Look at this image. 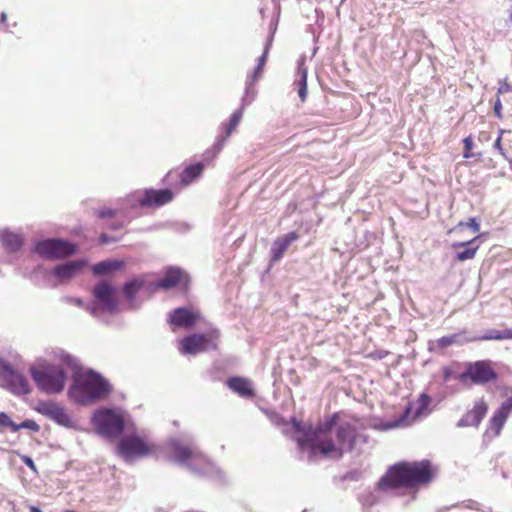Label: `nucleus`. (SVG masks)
Masks as SVG:
<instances>
[{
	"mask_svg": "<svg viewBox=\"0 0 512 512\" xmlns=\"http://www.w3.org/2000/svg\"><path fill=\"white\" fill-rule=\"evenodd\" d=\"M100 240H101V243H103V244L108 243V238L106 235H101Z\"/></svg>",
	"mask_w": 512,
	"mask_h": 512,
	"instance_id": "obj_43",
	"label": "nucleus"
},
{
	"mask_svg": "<svg viewBox=\"0 0 512 512\" xmlns=\"http://www.w3.org/2000/svg\"><path fill=\"white\" fill-rule=\"evenodd\" d=\"M22 461L27 465L29 468H31L33 471H36L35 464L33 460L28 456H22Z\"/></svg>",
	"mask_w": 512,
	"mask_h": 512,
	"instance_id": "obj_40",
	"label": "nucleus"
},
{
	"mask_svg": "<svg viewBox=\"0 0 512 512\" xmlns=\"http://www.w3.org/2000/svg\"><path fill=\"white\" fill-rule=\"evenodd\" d=\"M510 17H511V20H512V12H511V15H510Z\"/></svg>",
	"mask_w": 512,
	"mask_h": 512,
	"instance_id": "obj_48",
	"label": "nucleus"
},
{
	"mask_svg": "<svg viewBox=\"0 0 512 512\" xmlns=\"http://www.w3.org/2000/svg\"><path fill=\"white\" fill-rule=\"evenodd\" d=\"M217 331L208 334H193L180 341V352L185 355H194L204 352L210 348H216Z\"/></svg>",
	"mask_w": 512,
	"mask_h": 512,
	"instance_id": "obj_11",
	"label": "nucleus"
},
{
	"mask_svg": "<svg viewBox=\"0 0 512 512\" xmlns=\"http://www.w3.org/2000/svg\"><path fill=\"white\" fill-rule=\"evenodd\" d=\"M112 215H113V211L110 209H103L99 212V217H101V218H104L107 216H112Z\"/></svg>",
	"mask_w": 512,
	"mask_h": 512,
	"instance_id": "obj_41",
	"label": "nucleus"
},
{
	"mask_svg": "<svg viewBox=\"0 0 512 512\" xmlns=\"http://www.w3.org/2000/svg\"><path fill=\"white\" fill-rule=\"evenodd\" d=\"M494 113L499 119L502 118V103L499 97H497L494 104Z\"/></svg>",
	"mask_w": 512,
	"mask_h": 512,
	"instance_id": "obj_39",
	"label": "nucleus"
},
{
	"mask_svg": "<svg viewBox=\"0 0 512 512\" xmlns=\"http://www.w3.org/2000/svg\"><path fill=\"white\" fill-rule=\"evenodd\" d=\"M460 340H461V336L455 334V335H451V336L442 337L437 341V343L440 347H448L455 343H460L461 342Z\"/></svg>",
	"mask_w": 512,
	"mask_h": 512,
	"instance_id": "obj_32",
	"label": "nucleus"
},
{
	"mask_svg": "<svg viewBox=\"0 0 512 512\" xmlns=\"http://www.w3.org/2000/svg\"><path fill=\"white\" fill-rule=\"evenodd\" d=\"M0 240L6 249L10 251H17L22 246V238L20 235L8 230H2L0 232Z\"/></svg>",
	"mask_w": 512,
	"mask_h": 512,
	"instance_id": "obj_26",
	"label": "nucleus"
},
{
	"mask_svg": "<svg viewBox=\"0 0 512 512\" xmlns=\"http://www.w3.org/2000/svg\"><path fill=\"white\" fill-rule=\"evenodd\" d=\"M476 239H477V237H475L472 240L466 241V242H458V243H454L452 245L453 248L462 247V246H466V245L469 246L468 248L464 249L463 251H460L457 253V259L459 261H465V260L474 258L475 254L478 250V246H471V245L473 244V242Z\"/></svg>",
	"mask_w": 512,
	"mask_h": 512,
	"instance_id": "obj_27",
	"label": "nucleus"
},
{
	"mask_svg": "<svg viewBox=\"0 0 512 512\" xmlns=\"http://www.w3.org/2000/svg\"><path fill=\"white\" fill-rule=\"evenodd\" d=\"M297 239L298 235L295 232H290L282 237L277 238L271 247L272 260H280L291 243Z\"/></svg>",
	"mask_w": 512,
	"mask_h": 512,
	"instance_id": "obj_19",
	"label": "nucleus"
},
{
	"mask_svg": "<svg viewBox=\"0 0 512 512\" xmlns=\"http://www.w3.org/2000/svg\"><path fill=\"white\" fill-rule=\"evenodd\" d=\"M1 18H2V20H5L6 19V14L2 13Z\"/></svg>",
	"mask_w": 512,
	"mask_h": 512,
	"instance_id": "obj_47",
	"label": "nucleus"
},
{
	"mask_svg": "<svg viewBox=\"0 0 512 512\" xmlns=\"http://www.w3.org/2000/svg\"><path fill=\"white\" fill-rule=\"evenodd\" d=\"M182 277L183 273L180 269L171 267L167 269L165 276L156 284V287L165 289L174 287L182 280Z\"/></svg>",
	"mask_w": 512,
	"mask_h": 512,
	"instance_id": "obj_24",
	"label": "nucleus"
},
{
	"mask_svg": "<svg viewBox=\"0 0 512 512\" xmlns=\"http://www.w3.org/2000/svg\"><path fill=\"white\" fill-rule=\"evenodd\" d=\"M242 118V112L241 111H236L233 113L232 117H231V120H230V123L227 127V136H229L232 131L237 127V125L239 124L240 120Z\"/></svg>",
	"mask_w": 512,
	"mask_h": 512,
	"instance_id": "obj_33",
	"label": "nucleus"
},
{
	"mask_svg": "<svg viewBox=\"0 0 512 512\" xmlns=\"http://www.w3.org/2000/svg\"><path fill=\"white\" fill-rule=\"evenodd\" d=\"M145 277L139 276L127 281L123 286V293L129 304L133 305L137 293L143 288Z\"/></svg>",
	"mask_w": 512,
	"mask_h": 512,
	"instance_id": "obj_21",
	"label": "nucleus"
},
{
	"mask_svg": "<svg viewBox=\"0 0 512 512\" xmlns=\"http://www.w3.org/2000/svg\"><path fill=\"white\" fill-rule=\"evenodd\" d=\"M0 386L15 395H26L31 391L28 381L1 358Z\"/></svg>",
	"mask_w": 512,
	"mask_h": 512,
	"instance_id": "obj_10",
	"label": "nucleus"
},
{
	"mask_svg": "<svg viewBox=\"0 0 512 512\" xmlns=\"http://www.w3.org/2000/svg\"><path fill=\"white\" fill-rule=\"evenodd\" d=\"M120 455L131 461L136 457L145 456L149 453V446L138 437H128L121 440L118 446Z\"/></svg>",
	"mask_w": 512,
	"mask_h": 512,
	"instance_id": "obj_14",
	"label": "nucleus"
},
{
	"mask_svg": "<svg viewBox=\"0 0 512 512\" xmlns=\"http://www.w3.org/2000/svg\"><path fill=\"white\" fill-rule=\"evenodd\" d=\"M35 251L48 259L65 258L76 252V246L61 239H46L36 244Z\"/></svg>",
	"mask_w": 512,
	"mask_h": 512,
	"instance_id": "obj_12",
	"label": "nucleus"
},
{
	"mask_svg": "<svg viewBox=\"0 0 512 512\" xmlns=\"http://www.w3.org/2000/svg\"><path fill=\"white\" fill-rule=\"evenodd\" d=\"M432 479V470L428 461L399 463L390 468L382 477L379 487L382 489L398 486L414 487L428 483Z\"/></svg>",
	"mask_w": 512,
	"mask_h": 512,
	"instance_id": "obj_2",
	"label": "nucleus"
},
{
	"mask_svg": "<svg viewBox=\"0 0 512 512\" xmlns=\"http://www.w3.org/2000/svg\"><path fill=\"white\" fill-rule=\"evenodd\" d=\"M96 432L109 439H115L130 426L129 419L120 409L102 408L92 418Z\"/></svg>",
	"mask_w": 512,
	"mask_h": 512,
	"instance_id": "obj_5",
	"label": "nucleus"
},
{
	"mask_svg": "<svg viewBox=\"0 0 512 512\" xmlns=\"http://www.w3.org/2000/svg\"><path fill=\"white\" fill-rule=\"evenodd\" d=\"M202 170L203 165L200 163L187 167L181 175V182L184 185L190 184L201 174Z\"/></svg>",
	"mask_w": 512,
	"mask_h": 512,
	"instance_id": "obj_28",
	"label": "nucleus"
},
{
	"mask_svg": "<svg viewBox=\"0 0 512 512\" xmlns=\"http://www.w3.org/2000/svg\"><path fill=\"white\" fill-rule=\"evenodd\" d=\"M29 511L30 512H42L39 508H37L35 506H30L29 507Z\"/></svg>",
	"mask_w": 512,
	"mask_h": 512,
	"instance_id": "obj_44",
	"label": "nucleus"
},
{
	"mask_svg": "<svg viewBox=\"0 0 512 512\" xmlns=\"http://www.w3.org/2000/svg\"><path fill=\"white\" fill-rule=\"evenodd\" d=\"M173 199V193L169 189L147 190L144 197L140 200L141 206H161L169 203Z\"/></svg>",
	"mask_w": 512,
	"mask_h": 512,
	"instance_id": "obj_18",
	"label": "nucleus"
},
{
	"mask_svg": "<svg viewBox=\"0 0 512 512\" xmlns=\"http://www.w3.org/2000/svg\"><path fill=\"white\" fill-rule=\"evenodd\" d=\"M35 411L45 416L46 418L56 422L57 424L71 428L73 421L66 412L65 408L54 401H41L35 406Z\"/></svg>",
	"mask_w": 512,
	"mask_h": 512,
	"instance_id": "obj_13",
	"label": "nucleus"
},
{
	"mask_svg": "<svg viewBox=\"0 0 512 512\" xmlns=\"http://www.w3.org/2000/svg\"><path fill=\"white\" fill-rule=\"evenodd\" d=\"M269 47H270V43H267L266 47H265V50H264V53L263 55L259 58V63H258V66L257 68L255 69V72H254V79H256L257 77L260 76L261 74V71L263 69V66L266 62V59H267V54H268V50H269Z\"/></svg>",
	"mask_w": 512,
	"mask_h": 512,
	"instance_id": "obj_34",
	"label": "nucleus"
},
{
	"mask_svg": "<svg viewBox=\"0 0 512 512\" xmlns=\"http://www.w3.org/2000/svg\"><path fill=\"white\" fill-rule=\"evenodd\" d=\"M20 429H28L33 432H38L40 430V426L34 420L28 419L20 424H16V426H13V432H17Z\"/></svg>",
	"mask_w": 512,
	"mask_h": 512,
	"instance_id": "obj_30",
	"label": "nucleus"
},
{
	"mask_svg": "<svg viewBox=\"0 0 512 512\" xmlns=\"http://www.w3.org/2000/svg\"><path fill=\"white\" fill-rule=\"evenodd\" d=\"M486 340H501V339H512V330H506L504 332L491 331L488 335L482 337Z\"/></svg>",
	"mask_w": 512,
	"mask_h": 512,
	"instance_id": "obj_31",
	"label": "nucleus"
},
{
	"mask_svg": "<svg viewBox=\"0 0 512 512\" xmlns=\"http://www.w3.org/2000/svg\"><path fill=\"white\" fill-rule=\"evenodd\" d=\"M430 404V398L426 394H422L415 404H410L402 417L395 421L381 423L379 429L390 430L398 427L410 425L414 420L428 414L427 409Z\"/></svg>",
	"mask_w": 512,
	"mask_h": 512,
	"instance_id": "obj_9",
	"label": "nucleus"
},
{
	"mask_svg": "<svg viewBox=\"0 0 512 512\" xmlns=\"http://www.w3.org/2000/svg\"><path fill=\"white\" fill-rule=\"evenodd\" d=\"M448 377H449V371L445 370V380H448Z\"/></svg>",
	"mask_w": 512,
	"mask_h": 512,
	"instance_id": "obj_46",
	"label": "nucleus"
},
{
	"mask_svg": "<svg viewBox=\"0 0 512 512\" xmlns=\"http://www.w3.org/2000/svg\"><path fill=\"white\" fill-rule=\"evenodd\" d=\"M464 227L470 228L474 233H477L480 230V226L477 223V221L474 218H470L466 223H464V222L458 223V225L455 228L450 230V233L461 231Z\"/></svg>",
	"mask_w": 512,
	"mask_h": 512,
	"instance_id": "obj_29",
	"label": "nucleus"
},
{
	"mask_svg": "<svg viewBox=\"0 0 512 512\" xmlns=\"http://www.w3.org/2000/svg\"><path fill=\"white\" fill-rule=\"evenodd\" d=\"M295 84L298 86V95L301 101H305L307 97V68L304 65V60L299 62Z\"/></svg>",
	"mask_w": 512,
	"mask_h": 512,
	"instance_id": "obj_25",
	"label": "nucleus"
},
{
	"mask_svg": "<svg viewBox=\"0 0 512 512\" xmlns=\"http://www.w3.org/2000/svg\"><path fill=\"white\" fill-rule=\"evenodd\" d=\"M497 378V373L489 361H476L469 363L465 372L458 375V380L463 384H485Z\"/></svg>",
	"mask_w": 512,
	"mask_h": 512,
	"instance_id": "obj_7",
	"label": "nucleus"
},
{
	"mask_svg": "<svg viewBox=\"0 0 512 512\" xmlns=\"http://www.w3.org/2000/svg\"><path fill=\"white\" fill-rule=\"evenodd\" d=\"M293 425L300 433L297 436L299 447L309 450L312 455L320 454L326 458L338 459L353 448L355 430L348 423L337 426L332 418L308 432L300 431V424L295 419Z\"/></svg>",
	"mask_w": 512,
	"mask_h": 512,
	"instance_id": "obj_1",
	"label": "nucleus"
},
{
	"mask_svg": "<svg viewBox=\"0 0 512 512\" xmlns=\"http://www.w3.org/2000/svg\"><path fill=\"white\" fill-rule=\"evenodd\" d=\"M85 260H73L64 264L57 265L52 270V275L55 276L60 282H67L76 277L86 267Z\"/></svg>",
	"mask_w": 512,
	"mask_h": 512,
	"instance_id": "obj_15",
	"label": "nucleus"
},
{
	"mask_svg": "<svg viewBox=\"0 0 512 512\" xmlns=\"http://www.w3.org/2000/svg\"><path fill=\"white\" fill-rule=\"evenodd\" d=\"M124 261L118 259H109L95 264L92 271L95 275H108L124 267Z\"/></svg>",
	"mask_w": 512,
	"mask_h": 512,
	"instance_id": "obj_23",
	"label": "nucleus"
},
{
	"mask_svg": "<svg viewBox=\"0 0 512 512\" xmlns=\"http://www.w3.org/2000/svg\"><path fill=\"white\" fill-rule=\"evenodd\" d=\"M503 133H504V130H500V134L494 143V148L497 149L499 151V153L505 157V153H504V150L501 145V139H502Z\"/></svg>",
	"mask_w": 512,
	"mask_h": 512,
	"instance_id": "obj_38",
	"label": "nucleus"
},
{
	"mask_svg": "<svg viewBox=\"0 0 512 512\" xmlns=\"http://www.w3.org/2000/svg\"><path fill=\"white\" fill-rule=\"evenodd\" d=\"M200 319V314L187 308H178L170 315V323L176 327H192Z\"/></svg>",
	"mask_w": 512,
	"mask_h": 512,
	"instance_id": "obj_17",
	"label": "nucleus"
},
{
	"mask_svg": "<svg viewBox=\"0 0 512 512\" xmlns=\"http://www.w3.org/2000/svg\"><path fill=\"white\" fill-rule=\"evenodd\" d=\"M30 373L37 387L47 394H56L64 389L66 375L59 365L39 360L30 367Z\"/></svg>",
	"mask_w": 512,
	"mask_h": 512,
	"instance_id": "obj_4",
	"label": "nucleus"
},
{
	"mask_svg": "<svg viewBox=\"0 0 512 512\" xmlns=\"http://www.w3.org/2000/svg\"><path fill=\"white\" fill-rule=\"evenodd\" d=\"M508 92H512V86L506 81L501 82L498 88V94H505Z\"/></svg>",
	"mask_w": 512,
	"mask_h": 512,
	"instance_id": "obj_37",
	"label": "nucleus"
},
{
	"mask_svg": "<svg viewBox=\"0 0 512 512\" xmlns=\"http://www.w3.org/2000/svg\"><path fill=\"white\" fill-rule=\"evenodd\" d=\"M504 403L508 406H510V410L512 411V397L504 401Z\"/></svg>",
	"mask_w": 512,
	"mask_h": 512,
	"instance_id": "obj_45",
	"label": "nucleus"
},
{
	"mask_svg": "<svg viewBox=\"0 0 512 512\" xmlns=\"http://www.w3.org/2000/svg\"><path fill=\"white\" fill-rule=\"evenodd\" d=\"M93 296L95 299V308L91 309V313L95 315L96 308L107 312H114L119 305L117 288L107 281L98 282L93 288Z\"/></svg>",
	"mask_w": 512,
	"mask_h": 512,
	"instance_id": "obj_8",
	"label": "nucleus"
},
{
	"mask_svg": "<svg viewBox=\"0 0 512 512\" xmlns=\"http://www.w3.org/2000/svg\"><path fill=\"white\" fill-rule=\"evenodd\" d=\"M511 412L510 406L503 402L490 419L488 431L492 432L494 436H498Z\"/></svg>",
	"mask_w": 512,
	"mask_h": 512,
	"instance_id": "obj_20",
	"label": "nucleus"
},
{
	"mask_svg": "<svg viewBox=\"0 0 512 512\" xmlns=\"http://www.w3.org/2000/svg\"><path fill=\"white\" fill-rule=\"evenodd\" d=\"M0 426L10 427L13 430V426H16V423L5 412H0Z\"/></svg>",
	"mask_w": 512,
	"mask_h": 512,
	"instance_id": "obj_35",
	"label": "nucleus"
},
{
	"mask_svg": "<svg viewBox=\"0 0 512 512\" xmlns=\"http://www.w3.org/2000/svg\"><path fill=\"white\" fill-rule=\"evenodd\" d=\"M463 143H464V147H465L464 157L469 158L470 157L469 151L473 148V140L471 137H466L463 140Z\"/></svg>",
	"mask_w": 512,
	"mask_h": 512,
	"instance_id": "obj_36",
	"label": "nucleus"
},
{
	"mask_svg": "<svg viewBox=\"0 0 512 512\" xmlns=\"http://www.w3.org/2000/svg\"><path fill=\"white\" fill-rule=\"evenodd\" d=\"M172 447L175 461L180 465L197 473H212V464L195 447L182 444L179 441H174Z\"/></svg>",
	"mask_w": 512,
	"mask_h": 512,
	"instance_id": "obj_6",
	"label": "nucleus"
},
{
	"mask_svg": "<svg viewBox=\"0 0 512 512\" xmlns=\"http://www.w3.org/2000/svg\"><path fill=\"white\" fill-rule=\"evenodd\" d=\"M228 387L243 397L253 395V386L250 380L241 377H233L227 381Z\"/></svg>",
	"mask_w": 512,
	"mask_h": 512,
	"instance_id": "obj_22",
	"label": "nucleus"
},
{
	"mask_svg": "<svg viewBox=\"0 0 512 512\" xmlns=\"http://www.w3.org/2000/svg\"><path fill=\"white\" fill-rule=\"evenodd\" d=\"M488 410L487 403L483 400H477L473 408L465 413L457 423L458 427H477Z\"/></svg>",
	"mask_w": 512,
	"mask_h": 512,
	"instance_id": "obj_16",
	"label": "nucleus"
},
{
	"mask_svg": "<svg viewBox=\"0 0 512 512\" xmlns=\"http://www.w3.org/2000/svg\"><path fill=\"white\" fill-rule=\"evenodd\" d=\"M111 390L108 381L100 374L89 370L74 377L73 385L69 389V396L74 402L86 405L104 399Z\"/></svg>",
	"mask_w": 512,
	"mask_h": 512,
	"instance_id": "obj_3",
	"label": "nucleus"
},
{
	"mask_svg": "<svg viewBox=\"0 0 512 512\" xmlns=\"http://www.w3.org/2000/svg\"><path fill=\"white\" fill-rule=\"evenodd\" d=\"M68 300H69L71 303H74V304H76V305H78V306H81V305H82V300H81V299H79V298H69Z\"/></svg>",
	"mask_w": 512,
	"mask_h": 512,
	"instance_id": "obj_42",
	"label": "nucleus"
}]
</instances>
